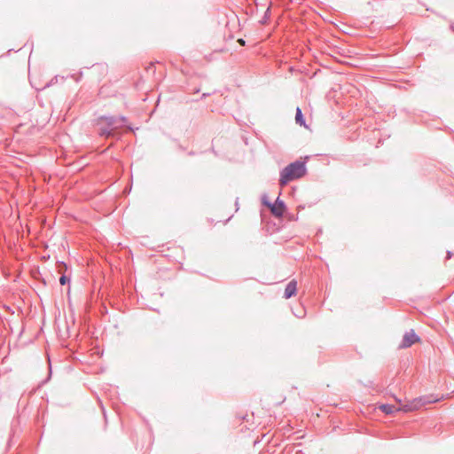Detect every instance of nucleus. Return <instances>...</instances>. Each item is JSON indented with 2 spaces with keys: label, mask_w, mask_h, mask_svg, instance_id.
<instances>
[{
  "label": "nucleus",
  "mask_w": 454,
  "mask_h": 454,
  "mask_svg": "<svg viewBox=\"0 0 454 454\" xmlns=\"http://www.w3.org/2000/svg\"><path fill=\"white\" fill-rule=\"evenodd\" d=\"M102 122L105 126H100L98 130V134L101 137L105 138H114L116 140L121 139V133L120 132V127L116 115H101L97 120V125H100Z\"/></svg>",
  "instance_id": "1"
},
{
  "label": "nucleus",
  "mask_w": 454,
  "mask_h": 454,
  "mask_svg": "<svg viewBox=\"0 0 454 454\" xmlns=\"http://www.w3.org/2000/svg\"><path fill=\"white\" fill-rule=\"evenodd\" d=\"M307 173L306 163L301 160H295L280 171L279 185L286 186L291 181L304 176Z\"/></svg>",
  "instance_id": "2"
},
{
  "label": "nucleus",
  "mask_w": 454,
  "mask_h": 454,
  "mask_svg": "<svg viewBox=\"0 0 454 454\" xmlns=\"http://www.w3.org/2000/svg\"><path fill=\"white\" fill-rule=\"evenodd\" d=\"M432 401L426 400L425 397H419L415 398L411 402H408L405 404H403L402 406L397 408V411H404V412H410L413 411H417L420 409L422 406L426 405L427 403H430Z\"/></svg>",
  "instance_id": "3"
},
{
  "label": "nucleus",
  "mask_w": 454,
  "mask_h": 454,
  "mask_svg": "<svg viewBox=\"0 0 454 454\" xmlns=\"http://www.w3.org/2000/svg\"><path fill=\"white\" fill-rule=\"evenodd\" d=\"M420 338L415 333L413 330L404 333L402 342L400 344L401 348H410L411 345L419 342Z\"/></svg>",
  "instance_id": "4"
},
{
  "label": "nucleus",
  "mask_w": 454,
  "mask_h": 454,
  "mask_svg": "<svg viewBox=\"0 0 454 454\" xmlns=\"http://www.w3.org/2000/svg\"><path fill=\"white\" fill-rule=\"evenodd\" d=\"M67 264L64 262L59 261L57 262V270L59 274H61L59 278V284L61 286H65L66 284L70 282V277L67 276L65 272L67 270Z\"/></svg>",
  "instance_id": "5"
},
{
  "label": "nucleus",
  "mask_w": 454,
  "mask_h": 454,
  "mask_svg": "<svg viewBox=\"0 0 454 454\" xmlns=\"http://www.w3.org/2000/svg\"><path fill=\"white\" fill-rule=\"evenodd\" d=\"M296 291H297V282L295 280H292L286 286L284 297L286 299H289V298L293 297L294 295H295Z\"/></svg>",
  "instance_id": "6"
},
{
  "label": "nucleus",
  "mask_w": 454,
  "mask_h": 454,
  "mask_svg": "<svg viewBox=\"0 0 454 454\" xmlns=\"http://www.w3.org/2000/svg\"><path fill=\"white\" fill-rule=\"evenodd\" d=\"M262 203L263 206L267 207L268 208H270L271 214L275 216V217H281V213L278 212L275 207H273V204L268 200V196L266 194H263L262 196Z\"/></svg>",
  "instance_id": "7"
},
{
  "label": "nucleus",
  "mask_w": 454,
  "mask_h": 454,
  "mask_svg": "<svg viewBox=\"0 0 454 454\" xmlns=\"http://www.w3.org/2000/svg\"><path fill=\"white\" fill-rule=\"evenodd\" d=\"M273 204V207H275V208L281 213V217L283 216L286 209V206L285 204V202L280 200L279 197L277 198L276 201Z\"/></svg>",
  "instance_id": "8"
},
{
  "label": "nucleus",
  "mask_w": 454,
  "mask_h": 454,
  "mask_svg": "<svg viewBox=\"0 0 454 454\" xmlns=\"http://www.w3.org/2000/svg\"><path fill=\"white\" fill-rule=\"evenodd\" d=\"M118 124L120 129L125 127L129 131H133V128L129 125H127L128 119L122 115H116Z\"/></svg>",
  "instance_id": "9"
},
{
  "label": "nucleus",
  "mask_w": 454,
  "mask_h": 454,
  "mask_svg": "<svg viewBox=\"0 0 454 454\" xmlns=\"http://www.w3.org/2000/svg\"><path fill=\"white\" fill-rule=\"evenodd\" d=\"M295 122L297 124H299L300 126H305L306 127L305 119H304L303 114L301 112V109L300 107L296 108Z\"/></svg>",
  "instance_id": "10"
},
{
  "label": "nucleus",
  "mask_w": 454,
  "mask_h": 454,
  "mask_svg": "<svg viewBox=\"0 0 454 454\" xmlns=\"http://www.w3.org/2000/svg\"><path fill=\"white\" fill-rule=\"evenodd\" d=\"M380 409L385 414H392L395 411H397V408H395L394 405L388 404V403L380 405Z\"/></svg>",
  "instance_id": "11"
},
{
  "label": "nucleus",
  "mask_w": 454,
  "mask_h": 454,
  "mask_svg": "<svg viewBox=\"0 0 454 454\" xmlns=\"http://www.w3.org/2000/svg\"><path fill=\"white\" fill-rule=\"evenodd\" d=\"M270 16V7H268L267 10L264 12V15L262 16V20H260V23L264 25L268 22Z\"/></svg>",
  "instance_id": "12"
},
{
  "label": "nucleus",
  "mask_w": 454,
  "mask_h": 454,
  "mask_svg": "<svg viewBox=\"0 0 454 454\" xmlns=\"http://www.w3.org/2000/svg\"><path fill=\"white\" fill-rule=\"evenodd\" d=\"M452 256V253L450 251H447V256L446 259H450Z\"/></svg>",
  "instance_id": "13"
},
{
  "label": "nucleus",
  "mask_w": 454,
  "mask_h": 454,
  "mask_svg": "<svg viewBox=\"0 0 454 454\" xmlns=\"http://www.w3.org/2000/svg\"><path fill=\"white\" fill-rule=\"evenodd\" d=\"M235 206H236V210H238L239 209V199L238 198L236 199Z\"/></svg>",
  "instance_id": "14"
},
{
  "label": "nucleus",
  "mask_w": 454,
  "mask_h": 454,
  "mask_svg": "<svg viewBox=\"0 0 454 454\" xmlns=\"http://www.w3.org/2000/svg\"><path fill=\"white\" fill-rule=\"evenodd\" d=\"M241 45H245V40L244 39H239L238 41Z\"/></svg>",
  "instance_id": "15"
},
{
  "label": "nucleus",
  "mask_w": 454,
  "mask_h": 454,
  "mask_svg": "<svg viewBox=\"0 0 454 454\" xmlns=\"http://www.w3.org/2000/svg\"><path fill=\"white\" fill-rule=\"evenodd\" d=\"M393 397L395 400V402H397L399 403H401V399L397 398L395 395H394Z\"/></svg>",
  "instance_id": "16"
},
{
  "label": "nucleus",
  "mask_w": 454,
  "mask_h": 454,
  "mask_svg": "<svg viewBox=\"0 0 454 454\" xmlns=\"http://www.w3.org/2000/svg\"><path fill=\"white\" fill-rule=\"evenodd\" d=\"M209 95H210V93H204V94L202 95V98H206V97H207V96H209Z\"/></svg>",
  "instance_id": "17"
}]
</instances>
